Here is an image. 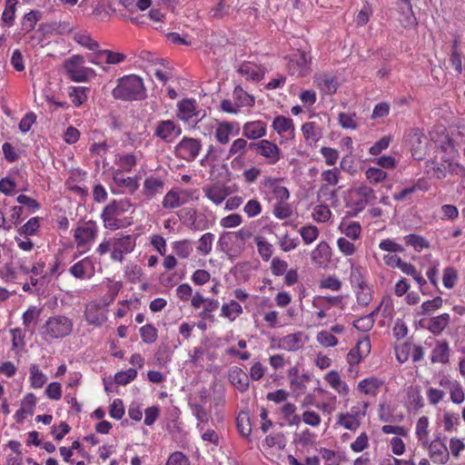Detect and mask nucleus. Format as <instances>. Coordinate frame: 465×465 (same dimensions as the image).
Returning <instances> with one entry per match:
<instances>
[{
	"instance_id": "1",
	"label": "nucleus",
	"mask_w": 465,
	"mask_h": 465,
	"mask_svg": "<svg viewBox=\"0 0 465 465\" xmlns=\"http://www.w3.org/2000/svg\"><path fill=\"white\" fill-rule=\"evenodd\" d=\"M112 94L115 99L124 101L143 100L146 97L143 79L134 74L120 78Z\"/></svg>"
},
{
	"instance_id": "2",
	"label": "nucleus",
	"mask_w": 465,
	"mask_h": 465,
	"mask_svg": "<svg viewBox=\"0 0 465 465\" xmlns=\"http://www.w3.org/2000/svg\"><path fill=\"white\" fill-rule=\"evenodd\" d=\"M132 206V203L127 199L114 200L102 212L101 218L104 222V226L112 231L121 228L124 223L117 216L129 212Z\"/></svg>"
},
{
	"instance_id": "3",
	"label": "nucleus",
	"mask_w": 465,
	"mask_h": 465,
	"mask_svg": "<svg viewBox=\"0 0 465 465\" xmlns=\"http://www.w3.org/2000/svg\"><path fill=\"white\" fill-rule=\"evenodd\" d=\"M73 330V322L65 316L50 317L41 329V334L46 341L68 336Z\"/></svg>"
},
{
	"instance_id": "4",
	"label": "nucleus",
	"mask_w": 465,
	"mask_h": 465,
	"mask_svg": "<svg viewBox=\"0 0 465 465\" xmlns=\"http://www.w3.org/2000/svg\"><path fill=\"white\" fill-rule=\"evenodd\" d=\"M394 354L400 363L407 361V322L398 318L391 328Z\"/></svg>"
},
{
	"instance_id": "5",
	"label": "nucleus",
	"mask_w": 465,
	"mask_h": 465,
	"mask_svg": "<svg viewBox=\"0 0 465 465\" xmlns=\"http://www.w3.org/2000/svg\"><path fill=\"white\" fill-rule=\"evenodd\" d=\"M114 300V295L108 294L104 296L101 300H95L89 302L85 309V319L93 325L100 326L106 320V307Z\"/></svg>"
},
{
	"instance_id": "6",
	"label": "nucleus",
	"mask_w": 465,
	"mask_h": 465,
	"mask_svg": "<svg viewBox=\"0 0 465 465\" xmlns=\"http://www.w3.org/2000/svg\"><path fill=\"white\" fill-rule=\"evenodd\" d=\"M84 57L79 54L73 55L64 61V70L72 81L87 82L90 75L95 74L92 68L84 66Z\"/></svg>"
},
{
	"instance_id": "7",
	"label": "nucleus",
	"mask_w": 465,
	"mask_h": 465,
	"mask_svg": "<svg viewBox=\"0 0 465 465\" xmlns=\"http://www.w3.org/2000/svg\"><path fill=\"white\" fill-rule=\"evenodd\" d=\"M379 247L389 252L383 256V262L386 265L391 268H399L403 272H407V263L397 254L398 252H404L405 249L402 245L391 239H385L380 242Z\"/></svg>"
},
{
	"instance_id": "8",
	"label": "nucleus",
	"mask_w": 465,
	"mask_h": 465,
	"mask_svg": "<svg viewBox=\"0 0 465 465\" xmlns=\"http://www.w3.org/2000/svg\"><path fill=\"white\" fill-rule=\"evenodd\" d=\"M309 338L303 331H297L281 338H272L271 348L286 351H297L308 341Z\"/></svg>"
},
{
	"instance_id": "9",
	"label": "nucleus",
	"mask_w": 465,
	"mask_h": 465,
	"mask_svg": "<svg viewBox=\"0 0 465 465\" xmlns=\"http://www.w3.org/2000/svg\"><path fill=\"white\" fill-rule=\"evenodd\" d=\"M202 149L200 140L191 137H183L175 147L176 154L188 162L193 161Z\"/></svg>"
},
{
	"instance_id": "10",
	"label": "nucleus",
	"mask_w": 465,
	"mask_h": 465,
	"mask_svg": "<svg viewBox=\"0 0 465 465\" xmlns=\"http://www.w3.org/2000/svg\"><path fill=\"white\" fill-rule=\"evenodd\" d=\"M311 57L305 52L293 54L289 62V71L292 75L303 77L308 74Z\"/></svg>"
},
{
	"instance_id": "11",
	"label": "nucleus",
	"mask_w": 465,
	"mask_h": 465,
	"mask_svg": "<svg viewBox=\"0 0 465 465\" xmlns=\"http://www.w3.org/2000/svg\"><path fill=\"white\" fill-rule=\"evenodd\" d=\"M113 250L111 252V258L114 261L122 262L124 259V254L131 252L134 246L135 242L133 241L130 235H125L120 238H113Z\"/></svg>"
},
{
	"instance_id": "12",
	"label": "nucleus",
	"mask_w": 465,
	"mask_h": 465,
	"mask_svg": "<svg viewBox=\"0 0 465 465\" xmlns=\"http://www.w3.org/2000/svg\"><path fill=\"white\" fill-rule=\"evenodd\" d=\"M181 133V128L173 121L163 120L157 123L154 135L166 143H170L175 136L180 135Z\"/></svg>"
},
{
	"instance_id": "13",
	"label": "nucleus",
	"mask_w": 465,
	"mask_h": 465,
	"mask_svg": "<svg viewBox=\"0 0 465 465\" xmlns=\"http://www.w3.org/2000/svg\"><path fill=\"white\" fill-rule=\"evenodd\" d=\"M96 234L97 228L95 223L89 221L75 229L74 237L78 246H84L94 241Z\"/></svg>"
},
{
	"instance_id": "14",
	"label": "nucleus",
	"mask_w": 465,
	"mask_h": 465,
	"mask_svg": "<svg viewBox=\"0 0 465 465\" xmlns=\"http://www.w3.org/2000/svg\"><path fill=\"white\" fill-rule=\"evenodd\" d=\"M409 142L411 143V152L414 160L420 161L424 159L426 149L428 145L427 137L416 130L411 136Z\"/></svg>"
},
{
	"instance_id": "15",
	"label": "nucleus",
	"mask_w": 465,
	"mask_h": 465,
	"mask_svg": "<svg viewBox=\"0 0 465 465\" xmlns=\"http://www.w3.org/2000/svg\"><path fill=\"white\" fill-rule=\"evenodd\" d=\"M203 191L205 197L216 205L222 203L229 195L227 187L219 183L206 185L203 188Z\"/></svg>"
},
{
	"instance_id": "16",
	"label": "nucleus",
	"mask_w": 465,
	"mask_h": 465,
	"mask_svg": "<svg viewBox=\"0 0 465 465\" xmlns=\"http://www.w3.org/2000/svg\"><path fill=\"white\" fill-rule=\"evenodd\" d=\"M331 257V250L329 244L322 241L312 252V261L318 267H326Z\"/></svg>"
},
{
	"instance_id": "17",
	"label": "nucleus",
	"mask_w": 465,
	"mask_h": 465,
	"mask_svg": "<svg viewBox=\"0 0 465 465\" xmlns=\"http://www.w3.org/2000/svg\"><path fill=\"white\" fill-rule=\"evenodd\" d=\"M371 347V341L369 338L360 341L356 347L351 350L347 354V362L350 365L359 363L362 358L370 353Z\"/></svg>"
},
{
	"instance_id": "18",
	"label": "nucleus",
	"mask_w": 465,
	"mask_h": 465,
	"mask_svg": "<svg viewBox=\"0 0 465 465\" xmlns=\"http://www.w3.org/2000/svg\"><path fill=\"white\" fill-rule=\"evenodd\" d=\"M430 454L433 461L440 464H445L450 459V451L445 443L440 439L431 441Z\"/></svg>"
},
{
	"instance_id": "19",
	"label": "nucleus",
	"mask_w": 465,
	"mask_h": 465,
	"mask_svg": "<svg viewBox=\"0 0 465 465\" xmlns=\"http://www.w3.org/2000/svg\"><path fill=\"white\" fill-rule=\"evenodd\" d=\"M103 59L108 64H117L124 61L125 55L110 50H100L94 54V57L90 59V62L94 64H100Z\"/></svg>"
},
{
	"instance_id": "20",
	"label": "nucleus",
	"mask_w": 465,
	"mask_h": 465,
	"mask_svg": "<svg viewBox=\"0 0 465 465\" xmlns=\"http://www.w3.org/2000/svg\"><path fill=\"white\" fill-rule=\"evenodd\" d=\"M450 351V346L446 341H438L431 351L430 361L442 364L449 362Z\"/></svg>"
},
{
	"instance_id": "21",
	"label": "nucleus",
	"mask_w": 465,
	"mask_h": 465,
	"mask_svg": "<svg viewBox=\"0 0 465 465\" xmlns=\"http://www.w3.org/2000/svg\"><path fill=\"white\" fill-rule=\"evenodd\" d=\"M35 403V396L33 393L26 394L22 401L20 409L15 412V418L16 421L23 422L27 416L32 415Z\"/></svg>"
},
{
	"instance_id": "22",
	"label": "nucleus",
	"mask_w": 465,
	"mask_h": 465,
	"mask_svg": "<svg viewBox=\"0 0 465 465\" xmlns=\"http://www.w3.org/2000/svg\"><path fill=\"white\" fill-rule=\"evenodd\" d=\"M260 155L268 159L269 163L274 164L281 159L279 147L269 140H262Z\"/></svg>"
},
{
	"instance_id": "23",
	"label": "nucleus",
	"mask_w": 465,
	"mask_h": 465,
	"mask_svg": "<svg viewBox=\"0 0 465 465\" xmlns=\"http://www.w3.org/2000/svg\"><path fill=\"white\" fill-rule=\"evenodd\" d=\"M94 272V266L91 259L84 258L70 268V272L76 278L83 279L91 276Z\"/></svg>"
},
{
	"instance_id": "24",
	"label": "nucleus",
	"mask_w": 465,
	"mask_h": 465,
	"mask_svg": "<svg viewBox=\"0 0 465 465\" xmlns=\"http://www.w3.org/2000/svg\"><path fill=\"white\" fill-rule=\"evenodd\" d=\"M279 180L272 177L264 179L263 185L269 188L278 199V202L287 201L290 197L289 190L278 183Z\"/></svg>"
},
{
	"instance_id": "25",
	"label": "nucleus",
	"mask_w": 465,
	"mask_h": 465,
	"mask_svg": "<svg viewBox=\"0 0 465 465\" xmlns=\"http://www.w3.org/2000/svg\"><path fill=\"white\" fill-rule=\"evenodd\" d=\"M265 133V124L261 121L246 123L242 128V134L252 140L264 136Z\"/></svg>"
},
{
	"instance_id": "26",
	"label": "nucleus",
	"mask_w": 465,
	"mask_h": 465,
	"mask_svg": "<svg viewBox=\"0 0 465 465\" xmlns=\"http://www.w3.org/2000/svg\"><path fill=\"white\" fill-rule=\"evenodd\" d=\"M302 132L304 139L309 143H317L322 135V128L314 122H308L302 124Z\"/></svg>"
},
{
	"instance_id": "27",
	"label": "nucleus",
	"mask_w": 465,
	"mask_h": 465,
	"mask_svg": "<svg viewBox=\"0 0 465 465\" xmlns=\"http://www.w3.org/2000/svg\"><path fill=\"white\" fill-rule=\"evenodd\" d=\"M317 200L320 203L336 206L338 202L336 190L331 189L328 184H322L317 192Z\"/></svg>"
},
{
	"instance_id": "28",
	"label": "nucleus",
	"mask_w": 465,
	"mask_h": 465,
	"mask_svg": "<svg viewBox=\"0 0 465 465\" xmlns=\"http://www.w3.org/2000/svg\"><path fill=\"white\" fill-rule=\"evenodd\" d=\"M195 101L192 99H184L178 103V117L181 120L188 121L193 116L197 115Z\"/></svg>"
},
{
	"instance_id": "29",
	"label": "nucleus",
	"mask_w": 465,
	"mask_h": 465,
	"mask_svg": "<svg viewBox=\"0 0 465 465\" xmlns=\"http://www.w3.org/2000/svg\"><path fill=\"white\" fill-rule=\"evenodd\" d=\"M114 182L120 187H125L130 192H134L138 189L139 184L135 178L124 177L121 170H115L113 173Z\"/></svg>"
},
{
	"instance_id": "30",
	"label": "nucleus",
	"mask_w": 465,
	"mask_h": 465,
	"mask_svg": "<svg viewBox=\"0 0 465 465\" xmlns=\"http://www.w3.org/2000/svg\"><path fill=\"white\" fill-rule=\"evenodd\" d=\"M182 194L183 193L173 190L169 191L163 200V207L164 209H175L180 207L186 202V198Z\"/></svg>"
},
{
	"instance_id": "31",
	"label": "nucleus",
	"mask_w": 465,
	"mask_h": 465,
	"mask_svg": "<svg viewBox=\"0 0 465 465\" xmlns=\"http://www.w3.org/2000/svg\"><path fill=\"white\" fill-rule=\"evenodd\" d=\"M229 380L240 391H245L249 386L248 376L241 368H234L230 371Z\"/></svg>"
},
{
	"instance_id": "32",
	"label": "nucleus",
	"mask_w": 465,
	"mask_h": 465,
	"mask_svg": "<svg viewBox=\"0 0 465 465\" xmlns=\"http://www.w3.org/2000/svg\"><path fill=\"white\" fill-rule=\"evenodd\" d=\"M325 381L333 388L339 394L345 395L348 393V386L341 380L339 373L336 371H331L325 375Z\"/></svg>"
},
{
	"instance_id": "33",
	"label": "nucleus",
	"mask_w": 465,
	"mask_h": 465,
	"mask_svg": "<svg viewBox=\"0 0 465 465\" xmlns=\"http://www.w3.org/2000/svg\"><path fill=\"white\" fill-rule=\"evenodd\" d=\"M237 71L242 75L246 76L247 79H252L254 81H260L263 75L261 69L257 65L249 62L242 63Z\"/></svg>"
},
{
	"instance_id": "34",
	"label": "nucleus",
	"mask_w": 465,
	"mask_h": 465,
	"mask_svg": "<svg viewBox=\"0 0 465 465\" xmlns=\"http://www.w3.org/2000/svg\"><path fill=\"white\" fill-rule=\"evenodd\" d=\"M272 127L279 134H283L285 133L293 134L294 132L292 120L282 115L274 118Z\"/></svg>"
},
{
	"instance_id": "35",
	"label": "nucleus",
	"mask_w": 465,
	"mask_h": 465,
	"mask_svg": "<svg viewBox=\"0 0 465 465\" xmlns=\"http://www.w3.org/2000/svg\"><path fill=\"white\" fill-rule=\"evenodd\" d=\"M233 124L230 122H221L215 130V138L222 143L226 144L230 141V135L232 133Z\"/></svg>"
},
{
	"instance_id": "36",
	"label": "nucleus",
	"mask_w": 465,
	"mask_h": 465,
	"mask_svg": "<svg viewBox=\"0 0 465 465\" xmlns=\"http://www.w3.org/2000/svg\"><path fill=\"white\" fill-rule=\"evenodd\" d=\"M163 184L164 183L162 179L149 176L145 179L143 183V193L146 196L152 197L163 190Z\"/></svg>"
},
{
	"instance_id": "37",
	"label": "nucleus",
	"mask_w": 465,
	"mask_h": 465,
	"mask_svg": "<svg viewBox=\"0 0 465 465\" xmlns=\"http://www.w3.org/2000/svg\"><path fill=\"white\" fill-rule=\"evenodd\" d=\"M30 384L35 389L42 388L46 381V375L39 369L38 365L31 364L30 368Z\"/></svg>"
},
{
	"instance_id": "38",
	"label": "nucleus",
	"mask_w": 465,
	"mask_h": 465,
	"mask_svg": "<svg viewBox=\"0 0 465 465\" xmlns=\"http://www.w3.org/2000/svg\"><path fill=\"white\" fill-rule=\"evenodd\" d=\"M449 314H441L428 322L427 328L434 334H440L449 324Z\"/></svg>"
},
{
	"instance_id": "39",
	"label": "nucleus",
	"mask_w": 465,
	"mask_h": 465,
	"mask_svg": "<svg viewBox=\"0 0 465 465\" xmlns=\"http://www.w3.org/2000/svg\"><path fill=\"white\" fill-rule=\"evenodd\" d=\"M231 5L227 3V0H220L217 5H215L210 10V17L212 19L220 20L223 17L227 16L230 13Z\"/></svg>"
},
{
	"instance_id": "40",
	"label": "nucleus",
	"mask_w": 465,
	"mask_h": 465,
	"mask_svg": "<svg viewBox=\"0 0 465 465\" xmlns=\"http://www.w3.org/2000/svg\"><path fill=\"white\" fill-rule=\"evenodd\" d=\"M439 150L445 153L442 156V161L446 163L451 162V160H453L457 155V150L455 149L454 143L450 137H446L445 141H443L439 146Z\"/></svg>"
},
{
	"instance_id": "41",
	"label": "nucleus",
	"mask_w": 465,
	"mask_h": 465,
	"mask_svg": "<svg viewBox=\"0 0 465 465\" xmlns=\"http://www.w3.org/2000/svg\"><path fill=\"white\" fill-rule=\"evenodd\" d=\"M89 88L84 86H74L69 91V96L72 99V103L75 106H80L87 100V94Z\"/></svg>"
},
{
	"instance_id": "42",
	"label": "nucleus",
	"mask_w": 465,
	"mask_h": 465,
	"mask_svg": "<svg viewBox=\"0 0 465 465\" xmlns=\"http://www.w3.org/2000/svg\"><path fill=\"white\" fill-rule=\"evenodd\" d=\"M337 424L346 430H356L361 425V420L348 413H340L338 414Z\"/></svg>"
},
{
	"instance_id": "43",
	"label": "nucleus",
	"mask_w": 465,
	"mask_h": 465,
	"mask_svg": "<svg viewBox=\"0 0 465 465\" xmlns=\"http://www.w3.org/2000/svg\"><path fill=\"white\" fill-rule=\"evenodd\" d=\"M41 17L42 15L39 11H30L25 14L22 22V29L25 32L32 31Z\"/></svg>"
},
{
	"instance_id": "44",
	"label": "nucleus",
	"mask_w": 465,
	"mask_h": 465,
	"mask_svg": "<svg viewBox=\"0 0 465 465\" xmlns=\"http://www.w3.org/2000/svg\"><path fill=\"white\" fill-rule=\"evenodd\" d=\"M233 97L241 106H252L254 104V97L248 94L240 85L234 88Z\"/></svg>"
},
{
	"instance_id": "45",
	"label": "nucleus",
	"mask_w": 465,
	"mask_h": 465,
	"mask_svg": "<svg viewBox=\"0 0 465 465\" xmlns=\"http://www.w3.org/2000/svg\"><path fill=\"white\" fill-rule=\"evenodd\" d=\"M173 249L177 256L183 259L188 258L193 252V246L188 240L174 242Z\"/></svg>"
},
{
	"instance_id": "46",
	"label": "nucleus",
	"mask_w": 465,
	"mask_h": 465,
	"mask_svg": "<svg viewBox=\"0 0 465 465\" xmlns=\"http://www.w3.org/2000/svg\"><path fill=\"white\" fill-rule=\"evenodd\" d=\"M242 306L234 301L230 303L223 304L222 307V315L233 321L240 313H242Z\"/></svg>"
},
{
	"instance_id": "47",
	"label": "nucleus",
	"mask_w": 465,
	"mask_h": 465,
	"mask_svg": "<svg viewBox=\"0 0 465 465\" xmlns=\"http://www.w3.org/2000/svg\"><path fill=\"white\" fill-rule=\"evenodd\" d=\"M74 40L82 46H84L89 50L94 51V54L97 51H100L98 49L99 44L94 39H92V37L89 35L77 33L74 35Z\"/></svg>"
},
{
	"instance_id": "48",
	"label": "nucleus",
	"mask_w": 465,
	"mask_h": 465,
	"mask_svg": "<svg viewBox=\"0 0 465 465\" xmlns=\"http://www.w3.org/2000/svg\"><path fill=\"white\" fill-rule=\"evenodd\" d=\"M428 418L420 417L416 424V436L422 444L428 443Z\"/></svg>"
},
{
	"instance_id": "49",
	"label": "nucleus",
	"mask_w": 465,
	"mask_h": 465,
	"mask_svg": "<svg viewBox=\"0 0 465 465\" xmlns=\"http://www.w3.org/2000/svg\"><path fill=\"white\" fill-rule=\"evenodd\" d=\"M137 376V371L130 368L126 371H122L114 375V381L118 385H126L134 381Z\"/></svg>"
},
{
	"instance_id": "50",
	"label": "nucleus",
	"mask_w": 465,
	"mask_h": 465,
	"mask_svg": "<svg viewBox=\"0 0 465 465\" xmlns=\"http://www.w3.org/2000/svg\"><path fill=\"white\" fill-rule=\"evenodd\" d=\"M237 428L243 437H248L252 432V427L248 413L241 412L237 417Z\"/></svg>"
},
{
	"instance_id": "51",
	"label": "nucleus",
	"mask_w": 465,
	"mask_h": 465,
	"mask_svg": "<svg viewBox=\"0 0 465 465\" xmlns=\"http://www.w3.org/2000/svg\"><path fill=\"white\" fill-rule=\"evenodd\" d=\"M292 213V208L286 201L277 202L273 206V214L278 219H287Z\"/></svg>"
},
{
	"instance_id": "52",
	"label": "nucleus",
	"mask_w": 465,
	"mask_h": 465,
	"mask_svg": "<svg viewBox=\"0 0 465 465\" xmlns=\"http://www.w3.org/2000/svg\"><path fill=\"white\" fill-rule=\"evenodd\" d=\"M255 242L259 254L264 261H269L273 252L272 245L268 242L263 241L261 237H256Z\"/></svg>"
},
{
	"instance_id": "53",
	"label": "nucleus",
	"mask_w": 465,
	"mask_h": 465,
	"mask_svg": "<svg viewBox=\"0 0 465 465\" xmlns=\"http://www.w3.org/2000/svg\"><path fill=\"white\" fill-rule=\"evenodd\" d=\"M300 233L303 242L306 244H309L317 239L319 235V230L314 225H306L302 227V229L300 230Z\"/></svg>"
},
{
	"instance_id": "54",
	"label": "nucleus",
	"mask_w": 465,
	"mask_h": 465,
	"mask_svg": "<svg viewBox=\"0 0 465 465\" xmlns=\"http://www.w3.org/2000/svg\"><path fill=\"white\" fill-rule=\"evenodd\" d=\"M142 340L145 343H153L157 340V330L152 324H146L140 329Z\"/></svg>"
},
{
	"instance_id": "55",
	"label": "nucleus",
	"mask_w": 465,
	"mask_h": 465,
	"mask_svg": "<svg viewBox=\"0 0 465 465\" xmlns=\"http://www.w3.org/2000/svg\"><path fill=\"white\" fill-rule=\"evenodd\" d=\"M380 381L377 379L371 378L361 381L358 387L360 391L365 394H375L376 390L380 387Z\"/></svg>"
},
{
	"instance_id": "56",
	"label": "nucleus",
	"mask_w": 465,
	"mask_h": 465,
	"mask_svg": "<svg viewBox=\"0 0 465 465\" xmlns=\"http://www.w3.org/2000/svg\"><path fill=\"white\" fill-rule=\"evenodd\" d=\"M458 274L457 271L452 267H448L443 272L442 282L443 285L447 289H452L457 282Z\"/></svg>"
},
{
	"instance_id": "57",
	"label": "nucleus",
	"mask_w": 465,
	"mask_h": 465,
	"mask_svg": "<svg viewBox=\"0 0 465 465\" xmlns=\"http://www.w3.org/2000/svg\"><path fill=\"white\" fill-rule=\"evenodd\" d=\"M213 234L211 232L204 233L199 240L198 251L206 255L212 251Z\"/></svg>"
},
{
	"instance_id": "58",
	"label": "nucleus",
	"mask_w": 465,
	"mask_h": 465,
	"mask_svg": "<svg viewBox=\"0 0 465 465\" xmlns=\"http://www.w3.org/2000/svg\"><path fill=\"white\" fill-rule=\"evenodd\" d=\"M247 145V141L242 138H238L234 140L231 144L227 158L229 159L230 157L235 154H238L240 156L242 155L245 153Z\"/></svg>"
},
{
	"instance_id": "59",
	"label": "nucleus",
	"mask_w": 465,
	"mask_h": 465,
	"mask_svg": "<svg viewBox=\"0 0 465 465\" xmlns=\"http://www.w3.org/2000/svg\"><path fill=\"white\" fill-rule=\"evenodd\" d=\"M317 341L325 347H332L337 345V338L328 331H322L317 334Z\"/></svg>"
},
{
	"instance_id": "60",
	"label": "nucleus",
	"mask_w": 465,
	"mask_h": 465,
	"mask_svg": "<svg viewBox=\"0 0 465 465\" xmlns=\"http://www.w3.org/2000/svg\"><path fill=\"white\" fill-rule=\"evenodd\" d=\"M365 174H366L367 179L370 181V183H381L387 176V173L384 171H382L380 168H376V167L368 168Z\"/></svg>"
},
{
	"instance_id": "61",
	"label": "nucleus",
	"mask_w": 465,
	"mask_h": 465,
	"mask_svg": "<svg viewBox=\"0 0 465 465\" xmlns=\"http://www.w3.org/2000/svg\"><path fill=\"white\" fill-rule=\"evenodd\" d=\"M331 217V211L326 203H322L313 211V218L317 222H326Z\"/></svg>"
},
{
	"instance_id": "62",
	"label": "nucleus",
	"mask_w": 465,
	"mask_h": 465,
	"mask_svg": "<svg viewBox=\"0 0 465 465\" xmlns=\"http://www.w3.org/2000/svg\"><path fill=\"white\" fill-rule=\"evenodd\" d=\"M341 173L339 169H329L322 173V179L326 183L325 184L336 185L339 183Z\"/></svg>"
},
{
	"instance_id": "63",
	"label": "nucleus",
	"mask_w": 465,
	"mask_h": 465,
	"mask_svg": "<svg viewBox=\"0 0 465 465\" xmlns=\"http://www.w3.org/2000/svg\"><path fill=\"white\" fill-rule=\"evenodd\" d=\"M320 152L324 157L327 165H334L336 163L339 158V152L336 149L323 146Z\"/></svg>"
},
{
	"instance_id": "64",
	"label": "nucleus",
	"mask_w": 465,
	"mask_h": 465,
	"mask_svg": "<svg viewBox=\"0 0 465 465\" xmlns=\"http://www.w3.org/2000/svg\"><path fill=\"white\" fill-rule=\"evenodd\" d=\"M271 269L274 275L282 276L288 271V263L285 261L275 257L272 261Z\"/></svg>"
}]
</instances>
